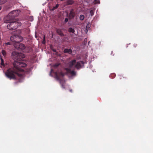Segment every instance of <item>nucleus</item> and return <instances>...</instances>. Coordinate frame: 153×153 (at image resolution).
I'll return each instance as SVG.
<instances>
[{
    "label": "nucleus",
    "instance_id": "nucleus-1",
    "mask_svg": "<svg viewBox=\"0 0 153 153\" xmlns=\"http://www.w3.org/2000/svg\"><path fill=\"white\" fill-rule=\"evenodd\" d=\"M11 56L14 60L13 63V67L7 70L6 75L10 79H16V75L23 79L25 77V73L22 68L26 67L27 64L21 60L25 57V56L22 53L16 51L13 52Z\"/></svg>",
    "mask_w": 153,
    "mask_h": 153
},
{
    "label": "nucleus",
    "instance_id": "nucleus-2",
    "mask_svg": "<svg viewBox=\"0 0 153 153\" xmlns=\"http://www.w3.org/2000/svg\"><path fill=\"white\" fill-rule=\"evenodd\" d=\"M84 62L83 61L76 62V60L73 59L68 63V65L69 68L71 69L74 68L79 70L82 68L81 64H84Z\"/></svg>",
    "mask_w": 153,
    "mask_h": 153
},
{
    "label": "nucleus",
    "instance_id": "nucleus-3",
    "mask_svg": "<svg viewBox=\"0 0 153 153\" xmlns=\"http://www.w3.org/2000/svg\"><path fill=\"white\" fill-rule=\"evenodd\" d=\"M21 23L20 22H17L15 19L11 21L7 25V28L10 30H14L16 29L18 26L21 25Z\"/></svg>",
    "mask_w": 153,
    "mask_h": 153
},
{
    "label": "nucleus",
    "instance_id": "nucleus-4",
    "mask_svg": "<svg viewBox=\"0 0 153 153\" xmlns=\"http://www.w3.org/2000/svg\"><path fill=\"white\" fill-rule=\"evenodd\" d=\"M10 40L14 42V44H19V43L22 42L23 40V37L20 35H13L10 38Z\"/></svg>",
    "mask_w": 153,
    "mask_h": 153
},
{
    "label": "nucleus",
    "instance_id": "nucleus-5",
    "mask_svg": "<svg viewBox=\"0 0 153 153\" xmlns=\"http://www.w3.org/2000/svg\"><path fill=\"white\" fill-rule=\"evenodd\" d=\"M20 12L19 10H13L9 13L8 17L9 18V19H13L14 18L17 16Z\"/></svg>",
    "mask_w": 153,
    "mask_h": 153
},
{
    "label": "nucleus",
    "instance_id": "nucleus-6",
    "mask_svg": "<svg viewBox=\"0 0 153 153\" xmlns=\"http://www.w3.org/2000/svg\"><path fill=\"white\" fill-rule=\"evenodd\" d=\"M14 45L16 48L19 49L23 50L25 48L24 45L22 43H19V44H14Z\"/></svg>",
    "mask_w": 153,
    "mask_h": 153
},
{
    "label": "nucleus",
    "instance_id": "nucleus-7",
    "mask_svg": "<svg viewBox=\"0 0 153 153\" xmlns=\"http://www.w3.org/2000/svg\"><path fill=\"white\" fill-rule=\"evenodd\" d=\"M65 70L66 71L68 74H70L72 76H75L76 75V72L74 71H71L70 68H65Z\"/></svg>",
    "mask_w": 153,
    "mask_h": 153
},
{
    "label": "nucleus",
    "instance_id": "nucleus-8",
    "mask_svg": "<svg viewBox=\"0 0 153 153\" xmlns=\"http://www.w3.org/2000/svg\"><path fill=\"white\" fill-rule=\"evenodd\" d=\"M75 13L73 9H72L69 14V18L70 19H73L75 16Z\"/></svg>",
    "mask_w": 153,
    "mask_h": 153
},
{
    "label": "nucleus",
    "instance_id": "nucleus-9",
    "mask_svg": "<svg viewBox=\"0 0 153 153\" xmlns=\"http://www.w3.org/2000/svg\"><path fill=\"white\" fill-rule=\"evenodd\" d=\"M72 52V50L71 49L65 48L63 51V52L64 53H68L70 54H71Z\"/></svg>",
    "mask_w": 153,
    "mask_h": 153
},
{
    "label": "nucleus",
    "instance_id": "nucleus-10",
    "mask_svg": "<svg viewBox=\"0 0 153 153\" xmlns=\"http://www.w3.org/2000/svg\"><path fill=\"white\" fill-rule=\"evenodd\" d=\"M56 32L58 34L61 36H64V34L63 33L62 30L61 29H57L56 30Z\"/></svg>",
    "mask_w": 153,
    "mask_h": 153
},
{
    "label": "nucleus",
    "instance_id": "nucleus-11",
    "mask_svg": "<svg viewBox=\"0 0 153 153\" xmlns=\"http://www.w3.org/2000/svg\"><path fill=\"white\" fill-rule=\"evenodd\" d=\"M68 31L70 33H74L75 30L72 27H70L68 29Z\"/></svg>",
    "mask_w": 153,
    "mask_h": 153
},
{
    "label": "nucleus",
    "instance_id": "nucleus-12",
    "mask_svg": "<svg viewBox=\"0 0 153 153\" xmlns=\"http://www.w3.org/2000/svg\"><path fill=\"white\" fill-rule=\"evenodd\" d=\"M67 3L68 5H71L74 3V1L72 0H68Z\"/></svg>",
    "mask_w": 153,
    "mask_h": 153
},
{
    "label": "nucleus",
    "instance_id": "nucleus-13",
    "mask_svg": "<svg viewBox=\"0 0 153 153\" xmlns=\"http://www.w3.org/2000/svg\"><path fill=\"white\" fill-rule=\"evenodd\" d=\"M7 1V0H0V4H4Z\"/></svg>",
    "mask_w": 153,
    "mask_h": 153
},
{
    "label": "nucleus",
    "instance_id": "nucleus-14",
    "mask_svg": "<svg viewBox=\"0 0 153 153\" xmlns=\"http://www.w3.org/2000/svg\"><path fill=\"white\" fill-rule=\"evenodd\" d=\"M93 3L95 4H100V2L99 0H94L93 1Z\"/></svg>",
    "mask_w": 153,
    "mask_h": 153
},
{
    "label": "nucleus",
    "instance_id": "nucleus-15",
    "mask_svg": "<svg viewBox=\"0 0 153 153\" xmlns=\"http://www.w3.org/2000/svg\"><path fill=\"white\" fill-rule=\"evenodd\" d=\"M79 19L81 20H83L84 19V16L83 15H80L79 16Z\"/></svg>",
    "mask_w": 153,
    "mask_h": 153
},
{
    "label": "nucleus",
    "instance_id": "nucleus-16",
    "mask_svg": "<svg viewBox=\"0 0 153 153\" xmlns=\"http://www.w3.org/2000/svg\"><path fill=\"white\" fill-rule=\"evenodd\" d=\"M1 53L4 56H5L6 55V52L4 50H2L1 51Z\"/></svg>",
    "mask_w": 153,
    "mask_h": 153
},
{
    "label": "nucleus",
    "instance_id": "nucleus-17",
    "mask_svg": "<svg viewBox=\"0 0 153 153\" xmlns=\"http://www.w3.org/2000/svg\"><path fill=\"white\" fill-rule=\"evenodd\" d=\"M94 10H91L90 11V14L91 16H92L94 14Z\"/></svg>",
    "mask_w": 153,
    "mask_h": 153
},
{
    "label": "nucleus",
    "instance_id": "nucleus-18",
    "mask_svg": "<svg viewBox=\"0 0 153 153\" xmlns=\"http://www.w3.org/2000/svg\"><path fill=\"white\" fill-rule=\"evenodd\" d=\"M42 43L43 44H45V36H44L43 37V40L42 42Z\"/></svg>",
    "mask_w": 153,
    "mask_h": 153
},
{
    "label": "nucleus",
    "instance_id": "nucleus-19",
    "mask_svg": "<svg viewBox=\"0 0 153 153\" xmlns=\"http://www.w3.org/2000/svg\"><path fill=\"white\" fill-rule=\"evenodd\" d=\"M1 65H4V60L1 58Z\"/></svg>",
    "mask_w": 153,
    "mask_h": 153
},
{
    "label": "nucleus",
    "instance_id": "nucleus-20",
    "mask_svg": "<svg viewBox=\"0 0 153 153\" xmlns=\"http://www.w3.org/2000/svg\"><path fill=\"white\" fill-rule=\"evenodd\" d=\"M11 45V42H7L5 44H4V46H5V45Z\"/></svg>",
    "mask_w": 153,
    "mask_h": 153
},
{
    "label": "nucleus",
    "instance_id": "nucleus-21",
    "mask_svg": "<svg viewBox=\"0 0 153 153\" xmlns=\"http://www.w3.org/2000/svg\"><path fill=\"white\" fill-rule=\"evenodd\" d=\"M90 28V27H89V26H88V25H87L86 27V31L87 30H88V29Z\"/></svg>",
    "mask_w": 153,
    "mask_h": 153
},
{
    "label": "nucleus",
    "instance_id": "nucleus-22",
    "mask_svg": "<svg viewBox=\"0 0 153 153\" xmlns=\"http://www.w3.org/2000/svg\"><path fill=\"white\" fill-rule=\"evenodd\" d=\"M68 18H65V23L67 22L68 21Z\"/></svg>",
    "mask_w": 153,
    "mask_h": 153
},
{
    "label": "nucleus",
    "instance_id": "nucleus-23",
    "mask_svg": "<svg viewBox=\"0 0 153 153\" xmlns=\"http://www.w3.org/2000/svg\"><path fill=\"white\" fill-rule=\"evenodd\" d=\"M124 77L122 75H120L119 76V78L120 79H122L123 78H124Z\"/></svg>",
    "mask_w": 153,
    "mask_h": 153
},
{
    "label": "nucleus",
    "instance_id": "nucleus-24",
    "mask_svg": "<svg viewBox=\"0 0 153 153\" xmlns=\"http://www.w3.org/2000/svg\"><path fill=\"white\" fill-rule=\"evenodd\" d=\"M30 19H31V20H30V21H33V16H30Z\"/></svg>",
    "mask_w": 153,
    "mask_h": 153
},
{
    "label": "nucleus",
    "instance_id": "nucleus-25",
    "mask_svg": "<svg viewBox=\"0 0 153 153\" xmlns=\"http://www.w3.org/2000/svg\"><path fill=\"white\" fill-rule=\"evenodd\" d=\"M56 8H56V7L55 6V7H53L52 10H55Z\"/></svg>",
    "mask_w": 153,
    "mask_h": 153
},
{
    "label": "nucleus",
    "instance_id": "nucleus-26",
    "mask_svg": "<svg viewBox=\"0 0 153 153\" xmlns=\"http://www.w3.org/2000/svg\"><path fill=\"white\" fill-rule=\"evenodd\" d=\"M59 6V4H57L55 6L56 7V8H57Z\"/></svg>",
    "mask_w": 153,
    "mask_h": 153
},
{
    "label": "nucleus",
    "instance_id": "nucleus-27",
    "mask_svg": "<svg viewBox=\"0 0 153 153\" xmlns=\"http://www.w3.org/2000/svg\"><path fill=\"white\" fill-rule=\"evenodd\" d=\"M137 44H134V45H133L134 47H135V48L137 46Z\"/></svg>",
    "mask_w": 153,
    "mask_h": 153
},
{
    "label": "nucleus",
    "instance_id": "nucleus-28",
    "mask_svg": "<svg viewBox=\"0 0 153 153\" xmlns=\"http://www.w3.org/2000/svg\"><path fill=\"white\" fill-rule=\"evenodd\" d=\"M54 52H56V50L55 49H53L52 50Z\"/></svg>",
    "mask_w": 153,
    "mask_h": 153
},
{
    "label": "nucleus",
    "instance_id": "nucleus-29",
    "mask_svg": "<svg viewBox=\"0 0 153 153\" xmlns=\"http://www.w3.org/2000/svg\"><path fill=\"white\" fill-rule=\"evenodd\" d=\"M70 91L71 92H72V90H71V89L70 90Z\"/></svg>",
    "mask_w": 153,
    "mask_h": 153
},
{
    "label": "nucleus",
    "instance_id": "nucleus-30",
    "mask_svg": "<svg viewBox=\"0 0 153 153\" xmlns=\"http://www.w3.org/2000/svg\"><path fill=\"white\" fill-rule=\"evenodd\" d=\"M1 7L0 6V10H1Z\"/></svg>",
    "mask_w": 153,
    "mask_h": 153
},
{
    "label": "nucleus",
    "instance_id": "nucleus-31",
    "mask_svg": "<svg viewBox=\"0 0 153 153\" xmlns=\"http://www.w3.org/2000/svg\"><path fill=\"white\" fill-rule=\"evenodd\" d=\"M113 51H111V54H113Z\"/></svg>",
    "mask_w": 153,
    "mask_h": 153
},
{
    "label": "nucleus",
    "instance_id": "nucleus-32",
    "mask_svg": "<svg viewBox=\"0 0 153 153\" xmlns=\"http://www.w3.org/2000/svg\"><path fill=\"white\" fill-rule=\"evenodd\" d=\"M56 66H57L58 65H55Z\"/></svg>",
    "mask_w": 153,
    "mask_h": 153
},
{
    "label": "nucleus",
    "instance_id": "nucleus-33",
    "mask_svg": "<svg viewBox=\"0 0 153 153\" xmlns=\"http://www.w3.org/2000/svg\"><path fill=\"white\" fill-rule=\"evenodd\" d=\"M58 79H59V78L58 77Z\"/></svg>",
    "mask_w": 153,
    "mask_h": 153
}]
</instances>
